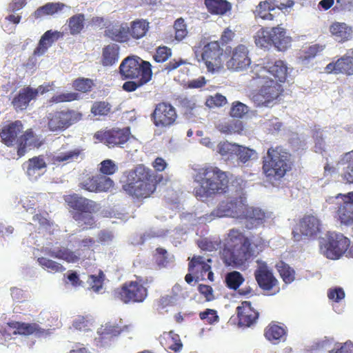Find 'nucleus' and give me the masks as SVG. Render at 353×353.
Masks as SVG:
<instances>
[{"mask_svg":"<svg viewBox=\"0 0 353 353\" xmlns=\"http://www.w3.org/2000/svg\"><path fill=\"white\" fill-rule=\"evenodd\" d=\"M21 121H15L4 125L0 130V137L2 143L8 147L17 144V154L22 157L26 152L27 147L39 148L41 142L39 141L32 129H28L19 139L18 135L23 130Z\"/></svg>","mask_w":353,"mask_h":353,"instance_id":"nucleus-7","label":"nucleus"},{"mask_svg":"<svg viewBox=\"0 0 353 353\" xmlns=\"http://www.w3.org/2000/svg\"><path fill=\"white\" fill-rule=\"evenodd\" d=\"M162 176L141 164L129 174L128 182L122 188L133 199L141 200L150 197L156 190Z\"/></svg>","mask_w":353,"mask_h":353,"instance_id":"nucleus-4","label":"nucleus"},{"mask_svg":"<svg viewBox=\"0 0 353 353\" xmlns=\"http://www.w3.org/2000/svg\"><path fill=\"white\" fill-rule=\"evenodd\" d=\"M281 277L285 283H291L295 279V271L289 265L281 261L276 265Z\"/></svg>","mask_w":353,"mask_h":353,"instance_id":"nucleus-41","label":"nucleus"},{"mask_svg":"<svg viewBox=\"0 0 353 353\" xmlns=\"http://www.w3.org/2000/svg\"><path fill=\"white\" fill-rule=\"evenodd\" d=\"M334 10L340 12H352L353 0H336V5Z\"/></svg>","mask_w":353,"mask_h":353,"instance_id":"nucleus-59","label":"nucleus"},{"mask_svg":"<svg viewBox=\"0 0 353 353\" xmlns=\"http://www.w3.org/2000/svg\"><path fill=\"white\" fill-rule=\"evenodd\" d=\"M80 99V95L77 92H66V93H61L57 95L53 96L50 99V103H59L63 102H71L73 101H77Z\"/></svg>","mask_w":353,"mask_h":353,"instance_id":"nucleus-52","label":"nucleus"},{"mask_svg":"<svg viewBox=\"0 0 353 353\" xmlns=\"http://www.w3.org/2000/svg\"><path fill=\"white\" fill-rule=\"evenodd\" d=\"M148 295V289L137 281H126L112 292L114 300L126 305L141 303Z\"/></svg>","mask_w":353,"mask_h":353,"instance_id":"nucleus-10","label":"nucleus"},{"mask_svg":"<svg viewBox=\"0 0 353 353\" xmlns=\"http://www.w3.org/2000/svg\"><path fill=\"white\" fill-rule=\"evenodd\" d=\"M236 143H230L228 142L221 143L218 145V150L221 155L225 156L230 154H234Z\"/></svg>","mask_w":353,"mask_h":353,"instance_id":"nucleus-63","label":"nucleus"},{"mask_svg":"<svg viewBox=\"0 0 353 353\" xmlns=\"http://www.w3.org/2000/svg\"><path fill=\"white\" fill-rule=\"evenodd\" d=\"M119 57V47L115 43L104 46L102 49L101 64L103 66H111L115 64Z\"/></svg>","mask_w":353,"mask_h":353,"instance_id":"nucleus-32","label":"nucleus"},{"mask_svg":"<svg viewBox=\"0 0 353 353\" xmlns=\"http://www.w3.org/2000/svg\"><path fill=\"white\" fill-rule=\"evenodd\" d=\"M223 49L218 41H211L202 48L201 59L209 72L218 71L223 65Z\"/></svg>","mask_w":353,"mask_h":353,"instance_id":"nucleus-15","label":"nucleus"},{"mask_svg":"<svg viewBox=\"0 0 353 353\" xmlns=\"http://www.w3.org/2000/svg\"><path fill=\"white\" fill-rule=\"evenodd\" d=\"M256 263L257 268L254 270V276L259 288L263 291H272L278 285V281L272 270L263 261L257 260Z\"/></svg>","mask_w":353,"mask_h":353,"instance_id":"nucleus-17","label":"nucleus"},{"mask_svg":"<svg viewBox=\"0 0 353 353\" xmlns=\"http://www.w3.org/2000/svg\"><path fill=\"white\" fill-rule=\"evenodd\" d=\"M331 37L339 43H344L352 39L353 27L345 22L334 21L328 28Z\"/></svg>","mask_w":353,"mask_h":353,"instance_id":"nucleus-22","label":"nucleus"},{"mask_svg":"<svg viewBox=\"0 0 353 353\" xmlns=\"http://www.w3.org/2000/svg\"><path fill=\"white\" fill-rule=\"evenodd\" d=\"M248 111V107L245 104L240 101H234L232 104L230 114L234 118H242Z\"/></svg>","mask_w":353,"mask_h":353,"instance_id":"nucleus-54","label":"nucleus"},{"mask_svg":"<svg viewBox=\"0 0 353 353\" xmlns=\"http://www.w3.org/2000/svg\"><path fill=\"white\" fill-rule=\"evenodd\" d=\"M97 192H106L110 191L114 186V181L106 176L97 174Z\"/></svg>","mask_w":353,"mask_h":353,"instance_id":"nucleus-50","label":"nucleus"},{"mask_svg":"<svg viewBox=\"0 0 353 353\" xmlns=\"http://www.w3.org/2000/svg\"><path fill=\"white\" fill-rule=\"evenodd\" d=\"M194 181L198 186L194 188L193 193L200 200L228 190V175L217 167L205 166L195 170Z\"/></svg>","mask_w":353,"mask_h":353,"instance_id":"nucleus-3","label":"nucleus"},{"mask_svg":"<svg viewBox=\"0 0 353 353\" xmlns=\"http://www.w3.org/2000/svg\"><path fill=\"white\" fill-rule=\"evenodd\" d=\"M85 15L82 13L77 14L70 17L67 22L72 35L80 34L84 29L85 26Z\"/></svg>","mask_w":353,"mask_h":353,"instance_id":"nucleus-40","label":"nucleus"},{"mask_svg":"<svg viewBox=\"0 0 353 353\" xmlns=\"http://www.w3.org/2000/svg\"><path fill=\"white\" fill-rule=\"evenodd\" d=\"M349 245V239L343 234L330 235L325 245V254L328 259H338L345 252Z\"/></svg>","mask_w":353,"mask_h":353,"instance_id":"nucleus-19","label":"nucleus"},{"mask_svg":"<svg viewBox=\"0 0 353 353\" xmlns=\"http://www.w3.org/2000/svg\"><path fill=\"white\" fill-rule=\"evenodd\" d=\"M324 50V46L320 44H314L310 46L305 52V57L306 59H312L315 57L319 53Z\"/></svg>","mask_w":353,"mask_h":353,"instance_id":"nucleus-64","label":"nucleus"},{"mask_svg":"<svg viewBox=\"0 0 353 353\" xmlns=\"http://www.w3.org/2000/svg\"><path fill=\"white\" fill-rule=\"evenodd\" d=\"M239 323L249 327L254 323L259 317V313L254 310L250 302L243 301L236 308Z\"/></svg>","mask_w":353,"mask_h":353,"instance_id":"nucleus-26","label":"nucleus"},{"mask_svg":"<svg viewBox=\"0 0 353 353\" xmlns=\"http://www.w3.org/2000/svg\"><path fill=\"white\" fill-rule=\"evenodd\" d=\"M239 216L238 219L243 221L248 230L259 228L265 223L267 218L266 213L262 209L245 203Z\"/></svg>","mask_w":353,"mask_h":353,"instance_id":"nucleus-18","label":"nucleus"},{"mask_svg":"<svg viewBox=\"0 0 353 353\" xmlns=\"http://www.w3.org/2000/svg\"><path fill=\"white\" fill-rule=\"evenodd\" d=\"M85 157L83 149L77 148L71 150L50 154L48 156V163L54 165L66 164Z\"/></svg>","mask_w":353,"mask_h":353,"instance_id":"nucleus-23","label":"nucleus"},{"mask_svg":"<svg viewBox=\"0 0 353 353\" xmlns=\"http://www.w3.org/2000/svg\"><path fill=\"white\" fill-rule=\"evenodd\" d=\"M155 261L159 266L163 267L168 263V252L165 249L158 248L156 249Z\"/></svg>","mask_w":353,"mask_h":353,"instance_id":"nucleus-61","label":"nucleus"},{"mask_svg":"<svg viewBox=\"0 0 353 353\" xmlns=\"http://www.w3.org/2000/svg\"><path fill=\"white\" fill-rule=\"evenodd\" d=\"M150 62L138 57H128L121 63L119 72L123 79H132L125 81L122 86L126 92H133L149 82L152 76Z\"/></svg>","mask_w":353,"mask_h":353,"instance_id":"nucleus-5","label":"nucleus"},{"mask_svg":"<svg viewBox=\"0 0 353 353\" xmlns=\"http://www.w3.org/2000/svg\"><path fill=\"white\" fill-rule=\"evenodd\" d=\"M63 199L71 209L70 212L72 219L82 228V230L95 227V221L92 216L98 209V204L95 201L77 194L65 195Z\"/></svg>","mask_w":353,"mask_h":353,"instance_id":"nucleus-8","label":"nucleus"},{"mask_svg":"<svg viewBox=\"0 0 353 353\" xmlns=\"http://www.w3.org/2000/svg\"><path fill=\"white\" fill-rule=\"evenodd\" d=\"M117 169V165L112 160L105 159L99 164V170L101 175L107 176L114 174Z\"/></svg>","mask_w":353,"mask_h":353,"instance_id":"nucleus-55","label":"nucleus"},{"mask_svg":"<svg viewBox=\"0 0 353 353\" xmlns=\"http://www.w3.org/2000/svg\"><path fill=\"white\" fill-rule=\"evenodd\" d=\"M150 23L146 19H139L132 21L128 27L129 37L138 40L145 37L148 32Z\"/></svg>","mask_w":353,"mask_h":353,"instance_id":"nucleus-33","label":"nucleus"},{"mask_svg":"<svg viewBox=\"0 0 353 353\" xmlns=\"http://www.w3.org/2000/svg\"><path fill=\"white\" fill-rule=\"evenodd\" d=\"M267 69V74L269 73L274 76L280 82H285L288 77V70L286 63L281 60H276L274 63L268 62L265 65H263Z\"/></svg>","mask_w":353,"mask_h":353,"instance_id":"nucleus-31","label":"nucleus"},{"mask_svg":"<svg viewBox=\"0 0 353 353\" xmlns=\"http://www.w3.org/2000/svg\"><path fill=\"white\" fill-rule=\"evenodd\" d=\"M82 117V113L74 110H57L48 114V128L52 132H62L81 120Z\"/></svg>","mask_w":353,"mask_h":353,"instance_id":"nucleus-11","label":"nucleus"},{"mask_svg":"<svg viewBox=\"0 0 353 353\" xmlns=\"http://www.w3.org/2000/svg\"><path fill=\"white\" fill-rule=\"evenodd\" d=\"M9 327L14 329L13 334L29 336L35 334L37 336H43L48 334L46 330L41 328L37 323H23L19 321H11L8 323Z\"/></svg>","mask_w":353,"mask_h":353,"instance_id":"nucleus-24","label":"nucleus"},{"mask_svg":"<svg viewBox=\"0 0 353 353\" xmlns=\"http://www.w3.org/2000/svg\"><path fill=\"white\" fill-rule=\"evenodd\" d=\"M325 70L327 74L353 75V50H352V55L347 52L336 61L328 63Z\"/></svg>","mask_w":353,"mask_h":353,"instance_id":"nucleus-21","label":"nucleus"},{"mask_svg":"<svg viewBox=\"0 0 353 353\" xmlns=\"http://www.w3.org/2000/svg\"><path fill=\"white\" fill-rule=\"evenodd\" d=\"M212 259H208L207 262L201 256H194L188 263V271L194 275L203 276L208 271L211 270V266L208 263H211Z\"/></svg>","mask_w":353,"mask_h":353,"instance_id":"nucleus-29","label":"nucleus"},{"mask_svg":"<svg viewBox=\"0 0 353 353\" xmlns=\"http://www.w3.org/2000/svg\"><path fill=\"white\" fill-rule=\"evenodd\" d=\"M250 83L259 89L251 95L257 107H270L283 95L281 84L267 75V69L261 64H254L249 72Z\"/></svg>","mask_w":353,"mask_h":353,"instance_id":"nucleus-2","label":"nucleus"},{"mask_svg":"<svg viewBox=\"0 0 353 353\" xmlns=\"http://www.w3.org/2000/svg\"><path fill=\"white\" fill-rule=\"evenodd\" d=\"M165 345L166 348L174 352L181 351L183 347L179 336L175 334H170L168 337L165 339Z\"/></svg>","mask_w":353,"mask_h":353,"instance_id":"nucleus-51","label":"nucleus"},{"mask_svg":"<svg viewBox=\"0 0 353 353\" xmlns=\"http://www.w3.org/2000/svg\"><path fill=\"white\" fill-rule=\"evenodd\" d=\"M38 95V90L30 87L22 88L19 94L14 97L12 103L15 110H23L26 109L31 100Z\"/></svg>","mask_w":353,"mask_h":353,"instance_id":"nucleus-28","label":"nucleus"},{"mask_svg":"<svg viewBox=\"0 0 353 353\" xmlns=\"http://www.w3.org/2000/svg\"><path fill=\"white\" fill-rule=\"evenodd\" d=\"M94 83L93 80L88 78L80 77L72 82V88L80 92L86 93L92 89Z\"/></svg>","mask_w":353,"mask_h":353,"instance_id":"nucleus-46","label":"nucleus"},{"mask_svg":"<svg viewBox=\"0 0 353 353\" xmlns=\"http://www.w3.org/2000/svg\"><path fill=\"white\" fill-rule=\"evenodd\" d=\"M204 3L212 14L223 15L232 8L231 3L227 0H205Z\"/></svg>","mask_w":353,"mask_h":353,"instance_id":"nucleus-37","label":"nucleus"},{"mask_svg":"<svg viewBox=\"0 0 353 353\" xmlns=\"http://www.w3.org/2000/svg\"><path fill=\"white\" fill-rule=\"evenodd\" d=\"M178 115L175 108L168 102L157 103L151 114V120L157 128H166L176 123Z\"/></svg>","mask_w":353,"mask_h":353,"instance_id":"nucleus-14","label":"nucleus"},{"mask_svg":"<svg viewBox=\"0 0 353 353\" xmlns=\"http://www.w3.org/2000/svg\"><path fill=\"white\" fill-rule=\"evenodd\" d=\"M293 167L291 154L282 146L270 147L262 158V171L270 181H280Z\"/></svg>","mask_w":353,"mask_h":353,"instance_id":"nucleus-6","label":"nucleus"},{"mask_svg":"<svg viewBox=\"0 0 353 353\" xmlns=\"http://www.w3.org/2000/svg\"><path fill=\"white\" fill-rule=\"evenodd\" d=\"M176 301L175 297L166 294L161 296L157 301V306L159 309H164L167 307L172 306L174 305Z\"/></svg>","mask_w":353,"mask_h":353,"instance_id":"nucleus-62","label":"nucleus"},{"mask_svg":"<svg viewBox=\"0 0 353 353\" xmlns=\"http://www.w3.org/2000/svg\"><path fill=\"white\" fill-rule=\"evenodd\" d=\"M37 262L43 268L50 272H62L65 270L61 263L46 257H39Z\"/></svg>","mask_w":353,"mask_h":353,"instance_id":"nucleus-43","label":"nucleus"},{"mask_svg":"<svg viewBox=\"0 0 353 353\" xmlns=\"http://www.w3.org/2000/svg\"><path fill=\"white\" fill-rule=\"evenodd\" d=\"M275 10V6L271 1H261L255 7L253 14L255 19H261L262 20L272 21L274 19V15L271 13Z\"/></svg>","mask_w":353,"mask_h":353,"instance_id":"nucleus-36","label":"nucleus"},{"mask_svg":"<svg viewBox=\"0 0 353 353\" xmlns=\"http://www.w3.org/2000/svg\"><path fill=\"white\" fill-rule=\"evenodd\" d=\"M227 68L233 72L245 70L251 64L250 51L245 44H238L234 48H227Z\"/></svg>","mask_w":353,"mask_h":353,"instance_id":"nucleus-12","label":"nucleus"},{"mask_svg":"<svg viewBox=\"0 0 353 353\" xmlns=\"http://www.w3.org/2000/svg\"><path fill=\"white\" fill-rule=\"evenodd\" d=\"M256 45L261 48L274 46L279 51H285L290 46L291 37L286 35V30L278 26L270 29L261 28L254 36Z\"/></svg>","mask_w":353,"mask_h":353,"instance_id":"nucleus-9","label":"nucleus"},{"mask_svg":"<svg viewBox=\"0 0 353 353\" xmlns=\"http://www.w3.org/2000/svg\"><path fill=\"white\" fill-rule=\"evenodd\" d=\"M105 36L119 43H125L130 40L128 27L123 25L108 28L105 30Z\"/></svg>","mask_w":353,"mask_h":353,"instance_id":"nucleus-34","label":"nucleus"},{"mask_svg":"<svg viewBox=\"0 0 353 353\" xmlns=\"http://www.w3.org/2000/svg\"><path fill=\"white\" fill-rule=\"evenodd\" d=\"M199 317L201 320L205 321L208 324H213L219 320L217 312L213 309H206L199 313Z\"/></svg>","mask_w":353,"mask_h":353,"instance_id":"nucleus-57","label":"nucleus"},{"mask_svg":"<svg viewBox=\"0 0 353 353\" xmlns=\"http://www.w3.org/2000/svg\"><path fill=\"white\" fill-rule=\"evenodd\" d=\"M105 279V275L101 270H99L97 275H89L88 283L89 284L90 289H91L94 292H99L103 288Z\"/></svg>","mask_w":353,"mask_h":353,"instance_id":"nucleus-42","label":"nucleus"},{"mask_svg":"<svg viewBox=\"0 0 353 353\" xmlns=\"http://www.w3.org/2000/svg\"><path fill=\"white\" fill-rule=\"evenodd\" d=\"M65 7L63 3H47L44 6L38 8L33 13L35 19L41 18L46 15H52L62 10Z\"/></svg>","mask_w":353,"mask_h":353,"instance_id":"nucleus-39","label":"nucleus"},{"mask_svg":"<svg viewBox=\"0 0 353 353\" xmlns=\"http://www.w3.org/2000/svg\"><path fill=\"white\" fill-rule=\"evenodd\" d=\"M97 175L88 176L86 179L82 181L79 186L80 188L90 192H97Z\"/></svg>","mask_w":353,"mask_h":353,"instance_id":"nucleus-56","label":"nucleus"},{"mask_svg":"<svg viewBox=\"0 0 353 353\" xmlns=\"http://www.w3.org/2000/svg\"><path fill=\"white\" fill-rule=\"evenodd\" d=\"M217 130L225 134H241L244 130V124L240 120H230L219 123Z\"/></svg>","mask_w":353,"mask_h":353,"instance_id":"nucleus-38","label":"nucleus"},{"mask_svg":"<svg viewBox=\"0 0 353 353\" xmlns=\"http://www.w3.org/2000/svg\"><path fill=\"white\" fill-rule=\"evenodd\" d=\"M46 167L47 163L43 155L29 159L23 164L27 175L32 179H37L41 174V171L46 169Z\"/></svg>","mask_w":353,"mask_h":353,"instance_id":"nucleus-27","label":"nucleus"},{"mask_svg":"<svg viewBox=\"0 0 353 353\" xmlns=\"http://www.w3.org/2000/svg\"><path fill=\"white\" fill-rule=\"evenodd\" d=\"M131 131L129 127L113 128L96 132L94 139L103 143L109 148L121 147L130 139Z\"/></svg>","mask_w":353,"mask_h":353,"instance_id":"nucleus-13","label":"nucleus"},{"mask_svg":"<svg viewBox=\"0 0 353 353\" xmlns=\"http://www.w3.org/2000/svg\"><path fill=\"white\" fill-rule=\"evenodd\" d=\"M55 32H52L51 30L46 31L43 36L41 37L38 46L34 50L35 54H43L46 52V50L51 46L53 42V36Z\"/></svg>","mask_w":353,"mask_h":353,"instance_id":"nucleus-48","label":"nucleus"},{"mask_svg":"<svg viewBox=\"0 0 353 353\" xmlns=\"http://www.w3.org/2000/svg\"><path fill=\"white\" fill-rule=\"evenodd\" d=\"M111 105L104 101H99L93 103L91 107V113L94 116H107L111 111Z\"/></svg>","mask_w":353,"mask_h":353,"instance_id":"nucleus-47","label":"nucleus"},{"mask_svg":"<svg viewBox=\"0 0 353 353\" xmlns=\"http://www.w3.org/2000/svg\"><path fill=\"white\" fill-rule=\"evenodd\" d=\"M273 5L275 6V8H277L283 12H290L294 5V1L293 0H271Z\"/></svg>","mask_w":353,"mask_h":353,"instance_id":"nucleus-58","label":"nucleus"},{"mask_svg":"<svg viewBox=\"0 0 353 353\" xmlns=\"http://www.w3.org/2000/svg\"><path fill=\"white\" fill-rule=\"evenodd\" d=\"M327 297L335 302H339L345 298L344 290L340 287L331 288L327 292Z\"/></svg>","mask_w":353,"mask_h":353,"instance_id":"nucleus-60","label":"nucleus"},{"mask_svg":"<svg viewBox=\"0 0 353 353\" xmlns=\"http://www.w3.org/2000/svg\"><path fill=\"white\" fill-rule=\"evenodd\" d=\"M244 278L243 275L237 271H233L227 274L225 276V283L227 286L232 290H237L243 283Z\"/></svg>","mask_w":353,"mask_h":353,"instance_id":"nucleus-45","label":"nucleus"},{"mask_svg":"<svg viewBox=\"0 0 353 353\" xmlns=\"http://www.w3.org/2000/svg\"><path fill=\"white\" fill-rule=\"evenodd\" d=\"M47 254L51 257L61 259L69 263H77L79 256L68 248L61 247L47 251Z\"/></svg>","mask_w":353,"mask_h":353,"instance_id":"nucleus-35","label":"nucleus"},{"mask_svg":"<svg viewBox=\"0 0 353 353\" xmlns=\"http://www.w3.org/2000/svg\"><path fill=\"white\" fill-rule=\"evenodd\" d=\"M245 203L240 199H233L221 201L217 208L212 212L214 216H229L238 219L243 210Z\"/></svg>","mask_w":353,"mask_h":353,"instance_id":"nucleus-20","label":"nucleus"},{"mask_svg":"<svg viewBox=\"0 0 353 353\" xmlns=\"http://www.w3.org/2000/svg\"><path fill=\"white\" fill-rule=\"evenodd\" d=\"M174 37L178 41L183 40L188 35L187 25L183 18L177 19L174 23Z\"/></svg>","mask_w":353,"mask_h":353,"instance_id":"nucleus-49","label":"nucleus"},{"mask_svg":"<svg viewBox=\"0 0 353 353\" xmlns=\"http://www.w3.org/2000/svg\"><path fill=\"white\" fill-rule=\"evenodd\" d=\"M320 232L319 220L313 215H305L292 231L294 240L300 241L303 237H314Z\"/></svg>","mask_w":353,"mask_h":353,"instance_id":"nucleus-16","label":"nucleus"},{"mask_svg":"<svg viewBox=\"0 0 353 353\" xmlns=\"http://www.w3.org/2000/svg\"><path fill=\"white\" fill-rule=\"evenodd\" d=\"M339 196L344 198V202L337 210L338 218L344 225H353V192L344 195L340 194Z\"/></svg>","mask_w":353,"mask_h":353,"instance_id":"nucleus-25","label":"nucleus"},{"mask_svg":"<svg viewBox=\"0 0 353 353\" xmlns=\"http://www.w3.org/2000/svg\"><path fill=\"white\" fill-rule=\"evenodd\" d=\"M171 48L163 46H159L156 48L155 52L153 54V59L157 63H164L172 56Z\"/></svg>","mask_w":353,"mask_h":353,"instance_id":"nucleus-53","label":"nucleus"},{"mask_svg":"<svg viewBox=\"0 0 353 353\" xmlns=\"http://www.w3.org/2000/svg\"><path fill=\"white\" fill-rule=\"evenodd\" d=\"M234 154L238 157L239 161L242 163L249 161L256 154V151L250 148L237 144Z\"/></svg>","mask_w":353,"mask_h":353,"instance_id":"nucleus-44","label":"nucleus"},{"mask_svg":"<svg viewBox=\"0 0 353 353\" xmlns=\"http://www.w3.org/2000/svg\"><path fill=\"white\" fill-rule=\"evenodd\" d=\"M265 247V241L261 237L252 241L241 230L233 228L224 236L220 255L226 266L238 268L257 256Z\"/></svg>","mask_w":353,"mask_h":353,"instance_id":"nucleus-1","label":"nucleus"},{"mask_svg":"<svg viewBox=\"0 0 353 353\" xmlns=\"http://www.w3.org/2000/svg\"><path fill=\"white\" fill-rule=\"evenodd\" d=\"M286 333V329L275 322L270 323L264 330L265 339L274 344H276L281 340H283Z\"/></svg>","mask_w":353,"mask_h":353,"instance_id":"nucleus-30","label":"nucleus"}]
</instances>
